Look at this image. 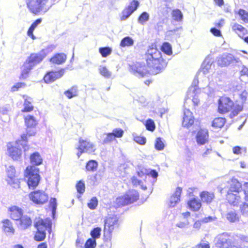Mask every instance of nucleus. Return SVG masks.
I'll return each mask as SVG.
<instances>
[{
	"label": "nucleus",
	"mask_w": 248,
	"mask_h": 248,
	"mask_svg": "<svg viewBox=\"0 0 248 248\" xmlns=\"http://www.w3.org/2000/svg\"><path fill=\"white\" fill-rule=\"evenodd\" d=\"M147 66L136 62L129 65V70L137 77H143L147 73L156 75L164 70L167 62L161 56V52L152 45L145 55Z\"/></svg>",
	"instance_id": "nucleus-1"
},
{
	"label": "nucleus",
	"mask_w": 248,
	"mask_h": 248,
	"mask_svg": "<svg viewBox=\"0 0 248 248\" xmlns=\"http://www.w3.org/2000/svg\"><path fill=\"white\" fill-rule=\"evenodd\" d=\"M218 110L220 113H227L233 109L231 116H236L242 110V107L239 105H234L233 101L229 97L222 96L218 100Z\"/></svg>",
	"instance_id": "nucleus-2"
},
{
	"label": "nucleus",
	"mask_w": 248,
	"mask_h": 248,
	"mask_svg": "<svg viewBox=\"0 0 248 248\" xmlns=\"http://www.w3.org/2000/svg\"><path fill=\"white\" fill-rule=\"evenodd\" d=\"M214 242L218 248H237L239 246L238 240L230 238L227 232L218 234L215 238Z\"/></svg>",
	"instance_id": "nucleus-3"
},
{
	"label": "nucleus",
	"mask_w": 248,
	"mask_h": 248,
	"mask_svg": "<svg viewBox=\"0 0 248 248\" xmlns=\"http://www.w3.org/2000/svg\"><path fill=\"white\" fill-rule=\"evenodd\" d=\"M48 0H26L29 10L35 14L48 11L52 6L51 4H48Z\"/></svg>",
	"instance_id": "nucleus-4"
},
{
	"label": "nucleus",
	"mask_w": 248,
	"mask_h": 248,
	"mask_svg": "<svg viewBox=\"0 0 248 248\" xmlns=\"http://www.w3.org/2000/svg\"><path fill=\"white\" fill-rule=\"evenodd\" d=\"M25 177L27 179V184L30 188L34 189L40 181V177L39 174V169L35 166H30L26 168Z\"/></svg>",
	"instance_id": "nucleus-5"
},
{
	"label": "nucleus",
	"mask_w": 248,
	"mask_h": 248,
	"mask_svg": "<svg viewBox=\"0 0 248 248\" xmlns=\"http://www.w3.org/2000/svg\"><path fill=\"white\" fill-rule=\"evenodd\" d=\"M139 198V194L137 190H129L125 195L116 198L114 206L118 208L130 204L136 201Z\"/></svg>",
	"instance_id": "nucleus-6"
},
{
	"label": "nucleus",
	"mask_w": 248,
	"mask_h": 248,
	"mask_svg": "<svg viewBox=\"0 0 248 248\" xmlns=\"http://www.w3.org/2000/svg\"><path fill=\"white\" fill-rule=\"evenodd\" d=\"M34 227L37 230L34 236V239L37 241H42L46 238V229H50L51 223L49 221H45L40 219L34 222Z\"/></svg>",
	"instance_id": "nucleus-7"
},
{
	"label": "nucleus",
	"mask_w": 248,
	"mask_h": 248,
	"mask_svg": "<svg viewBox=\"0 0 248 248\" xmlns=\"http://www.w3.org/2000/svg\"><path fill=\"white\" fill-rule=\"evenodd\" d=\"M118 218L115 215L108 217L105 222L104 227V235L106 236L108 235L110 237V235L113 230L118 228L119 226Z\"/></svg>",
	"instance_id": "nucleus-8"
},
{
	"label": "nucleus",
	"mask_w": 248,
	"mask_h": 248,
	"mask_svg": "<svg viewBox=\"0 0 248 248\" xmlns=\"http://www.w3.org/2000/svg\"><path fill=\"white\" fill-rule=\"evenodd\" d=\"M30 199L37 204H43L48 201V196L44 191H34L29 194Z\"/></svg>",
	"instance_id": "nucleus-9"
},
{
	"label": "nucleus",
	"mask_w": 248,
	"mask_h": 248,
	"mask_svg": "<svg viewBox=\"0 0 248 248\" xmlns=\"http://www.w3.org/2000/svg\"><path fill=\"white\" fill-rule=\"evenodd\" d=\"M79 144V145L78 148V152L77 153L78 158L83 153L90 154L93 152L95 150L93 144L87 140L80 139Z\"/></svg>",
	"instance_id": "nucleus-10"
},
{
	"label": "nucleus",
	"mask_w": 248,
	"mask_h": 248,
	"mask_svg": "<svg viewBox=\"0 0 248 248\" xmlns=\"http://www.w3.org/2000/svg\"><path fill=\"white\" fill-rule=\"evenodd\" d=\"M46 55L45 50L43 49L38 53L31 54L26 61L33 67L41 62Z\"/></svg>",
	"instance_id": "nucleus-11"
},
{
	"label": "nucleus",
	"mask_w": 248,
	"mask_h": 248,
	"mask_svg": "<svg viewBox=\"0 0 248 248\" xmlns=\"http://www.w3.org/2000/svg\"><path fill=\"white\" fill-rule=\"evenodd\" d=\"M19 145H16L13 146L11 143L7 145L8 154L14 159L18 160L21 158L22 151L20 148H18Z\"/></svg>",
	"instance_id": "nucleus-12"
},
{
	"label": "nucleus",
	"mask_w": 248,
	"mask_h": 248,
	"mask_svg": "<svg viewBox=\"0 0 248 248\" xmlns=\"http://www.w3.org/2000/svg\"><path fill=\"white\" fill-rule=\"evenodd\" d=\"M64 69H61L58 71H51L46 74L44 79L46 83H50L57 79L61 78L64 74Z\"/></svg>",
	"instance_id": "nucleus-13"
},
{
	"label": "nucleus",
	"mask_w": 248,
	"mask_h": 248,
	"mask_svg": "<svg viewBox=\"0 0 248 248\" xmlns=\"http://www.w3.org/2000/svg\"><path fill=\"white\" fill-rule=\"evenodd\" d=\"M234 57L231 54H223L217 58V64L221 66L229 65L234 61Z\"/></svg>",
	"instance_id": "nucleus-14"
},
{
	"label": "nucleus",
	"mask_w": 248,
	"mask_h": 248,
	"mask_svg": "<svg viewBox=\"0 0 248 248\" xmlns=\"http://www.w3.org/2000/svg\"><path fill=\"white\" fill-rule=\"evenodd\" d=\"M11 218L15 220L18 221L23 215V210L17 206H12L8 209Z\"/></svg>",
	"instance_id": "nucleus-15"
},
{
	"label": "nucleus",
	"mask_w": 248,
	"mask_h": 248,
	"mask_svg": "<svg viewBox=\"0 0 248 248\" xmlns=\"http://www.w3.org/2000/svg\"><path fill=\"white\" fill-rule=\"evenodd\" d=\"M25 123L27 127V133L29 136H33L35 132L34 130H30V128H33L36 125L37 123L33 116L28 115L25 118Z\"/></svg>",
	"instance_id": "nucleus-16"
},
{
	"label": "nucleus",
	"mask_w": 248,
	"mask_h": 248,
	"mask_svg": "<svg viewBox=\"0 0 248 248\" xmlns=\"http://www.w3.org/2000/svg\"><path fill=\"white\" fill-rule=\"evenodd\" d=\"M194 122L192 113L189 109H186L184 110V116L182 124L183 126L188 127L191 126Z\"/></svg>",
	"instance_id": "nucleus-17"
},
{
	"label": "nucleus",
	"mask_w": 248,
	"mask_h": 248,
	"mask_svg": "<svg viewBox=\"0 0 248 248\" xmlns=\"http://www.w3.org/2000/svg\"><path fill=\"white\" fill-rule=\"evenodd\" d=\"M208 133L206 129H201L196 135V141L198 145H202L205 144L208 140Z\"/></svg>",
	"instance_id": "nucleus-18"
},
{
	"label": "nucleus",
	"mask_w": 248,
	"mask_h": 248,
	"mask_svg": "<svg viewBox=\"0 0 248 248\" xmlns=\"http://www.w3.org/2000/svg\"><path fill=\"white\" fill-rule=\"evenodd\" d=\"M241 192H236V194H233L232 192H227V199L229 202L234 206L238 205L241 201V197L243 196Z\"/></svg>",
	"instance_id": "nucleus-19"
},
{
	"label": "nucleus",
	"mask_w": 248,
	"mask_h": 248,
	"mask_svg": "<svg viewBox=\"0 0 248 248\" xmlns=\"http://www.w3.org/2000/svg\"><path fill=\"white\" fill-rule=\"evenodd\" d=\"M18 223V228L25 230L30 227L32 224V220L31 217L27 215H23L19 219Z\"/></svg>",
	"instance_id": "nucleus-20"
},
{
	"label": "nucleus",
	"mask_w": 248,
	"mask_h": 248,
	"mask_svg": "<svg viewBox=\"0 0 248 248\" xmlns=\"http://www.w3.org/2000/svg\"><path fill=\"white\" fill-rule=\"evenodd\" d=\"M229 185V190L227 192H242V191H240L241 189L242 186L240 182L238 181L235 179L232 178L230 182H228Z\"/></svg>",
	"instance_id": "nucleus-21"
},
{
	"label": "nucleus",
	"mask_w": 248,
	"mask_h": 248,
	"mask_svg": "<svg viewBox=\"0 0 248 248\" xmlns=\"http://www.w3.org/2000/svg\"><path fill=\"white\" fill-rule=\"evenodd\" d=\"M182 191V188L180 187L176 188L175 193L170 198V207H173L175 206L176 203L180 201Z\"/></svg>",
	"instance_id": "nucleus-22"
},
{
	"label": "nucleus",
	"mask_w": 248,
	"mask_h": 248,
	"mask_svg": "<svg viewBox=\"0 0 248 248\" xmlns=\"http://www.w3.org/2000/svg\"><path fill=\"white\" fill-rule=\"evenodd\" d=\"M33 67L26 61L21 67V73L20 76V79H26L28 77V74Z\"/></svg>",
	"instance_id": "nucleus-23"
},
{
	"label": "nucleus",
	"mask_w": 248,
	"mask_h": 248,
	"mask_svg": "<svg viewBox=\"0 0 248 248\" xmlns=\"http://www.w3.org/2000/svg\"><path fill=\"white\" fill-rule=\"evenodd\" d=\"M232 29L241 38H243L244 35L247 34V30L237 23H234L232 25Z\"/></svg>",
	"instance_id": "nucleus-24"
},
{
	"label": "nucleus",
	"mask_w": 248,
	"mask_h": 248,
	"mask_svg": "<svg viewBox=\"0 0 248 248\" xmlns=\"http://www.w3.org/2000/svg\"><path fill=\"white\" fill-rule=\"evenodd\" d=\"M66 58L65 54L58 53L50 59V62L53 63L61 64L65 62Z\"/></svg>",
	"instance_id": "nucleus-25"
},
{
	"label": "nucleus",
	"mask_w": 248,
	"mask_h": 248,
	"mask_svg": "<svg viewBox=\"0 0 248 248\" xmlns=\"http://www.w3.org/2000/svg\"><path fill=\"white\" fill-rule=\"evenodd\" d=\"M3 223V229L5 232L11 233L13 234L15 229L13 228V224L9 219H4L2 221Z\"/></svg>",
	"instance_id": "nucleus-26"
},
{
	"label": "nucleus",
	"mask_w": 248,
	"mask_h": 248,
	"mask_svg": "<svg viewBox=\"0 0 248 248\" xmlns=\"http://www.w3.org/2000/svg\"><path fill=\"white\" fill-rule=\"evenodd\" d=\"M227 219L230 222H235L239 220V216L235 211L232 210L228 211L225 215Z\"/></svg>",
	"instance_id": "nucleus-27"
},
{
	"label": "nucleus",
	"mask_w": 248,
	"mask_h": 248,
	"mask_svg": "<svg viewBox=\"0 0 248 248\" xmlns=\"http://www.w3.org/2000/svg\"><path fill=\"white\" fill-rule=\"evenodd\" d=\"M31 162L34 165H39L42 164L43 159L38 152H35L31 155Z\"/></svg>",
	"instance_id": "nucleus-28"
},
{
	"label": "nucleus",
	"mask_w": 248,
	"mask_h": 248,
	"mask_svg": "<svg viewBox=\"0 0 248 248\" xmlns=\"http://www.w3.org/2000/svg\"><path fill=\"white\" fill-rule=\"evenodd\" d=\"M189 208L193 211H198L201 207V203L199 200L196 198H193L188 201L187 203Z\"/></svg>",
	"instance_id": "nucleus-29"
},
{
	"label": "nucleus",
	"mask_w": 248,
	"mask_h": 248,
	"mask_svg": "<svg viewBox=\"0 0 248 248\" xmlns=\"http://www.w3.org/2000/svg\"><path fill=\"white\" fill-rule=\"evenodd\" d=\"M32 99L31 97L27 96L25 98L23 104L24 108L22 109V112H30L33 109V106L32 105Z\"/></svg>",
	"instance_id": "nucleus-30"
},
{
	"label": "nucleus",
	"mask_w": 248,
	"mask_h": 248,
	"mask_svg": "<svg viewBox=\"0 0 248 248\" xmlns=\"http://www.w3.org/2000/svg\"><path fill=\"white\" fill-rule=\"evenodd\" d=\"M213 61L209 58H206L202 64L201 70L204 74L208 73V70L211 68Z\"/></svg>",
	"instance_id": "nucleus-31"
},
{
	"label": "nucleus",
	"mask_w": 248,
	"mask_h": 248,
	"mask_svg": "<svg viewBox=\"0 0 248 248\" xmlns=\"http://www.w3.org/2000/svg\"><path fill=\"white\" fill-rule=\"evenodd\" d=\"M202 201L203 202L210 203L214 198V194L213 193H210L207 191H203L200 195Z\"/></svg>",
	"instance_id": "nucleus-32"
},
{
	"label": "nucleus",
	"mask_w": 248,
	"mask_h": 248,
	"mask_svg": "<svg viewBox=\"0 0 248 248\" xmlns=\"http://www.w3.org/2000/svg\"><path fill=\"white\" fill-rule=\"evenodd\" d=\"M78 89L77 86H73L70 89L65 91L64 94L69 99L78 96Z\"/></svg>",
	"instance_id": "nucleus-33"
},
{
	"label": "nucleus",
	"mask_w": 248,
	"mask_h": 248,
	"mask_svg": "<svg viewBox=\"0 0 248 248\" xmlns=\"http://www.w3.org/2000/svg\"><path fill=\"white\" fill-rule=\"evenodd\" d=\"M100 74L106 78H110L112 76V72L107 67L100 65L98 69Z\"/></svg>",
	"instance_id": "nucleus-34"
},
{
	"label": "nucleus",
	"mask_w": 248,
	"mask_h": 248,
	"mask_svg": "<svg viewBox=\"0 0 248 248\" xmlns=\"http://www.w3.org/2000/svg\"><path fill=\"white\" fill-rule=\"evenodd\" d=\"M134 40L131 37L126 36L121 40L120 46L123 47L131 46L134 45Z\"/></svg>",
	"instance_id": "nucleus-35"
},
{
	"label": "nucleus",
	"mask_w": 248,
	"mask_h": 248,
	"mask_svg": "<svg viewBox=\"0 0 248 248\" xmlns=\"http://www.w3.org/2000/svg\"><path fill=\"white\" fill-rule=\"evenodd\" d=\"M225 122L224 118H216L212 122V126L216 128H221L224 125Z\"/></svg>",
	"instance_id": "nucleus-36"
},
{
	"label": "nucleus",
	"mask_w": 248,
	"mask_h": 248,
	"mask_svg": "<svg viewBox=\"0 0 248 248\" xmlns=\"http://www.w3.org/2000/svg\"><path fill=\"white\" fill-rule=\"evenodd\" d=\"M98 167V163L94 160L89 161L86 164V169L88 171H94Z\"/></svg>",
	"instance_id": "nucleus-37"
},
{
	"label": "nucleus",
	"mask_w": 248,
	"mask_h": 248,
	"mask_svg": "<svg viewBox=\"0 0 248 248\" xmlns=\"http://www.w3.org/2000/svg\"><path fill=\"white\" fill-rule=\"evenodd\" d=\"M172 16L173 19L176 21H181L183 18V15L182 12L179 9L173 10L172 12Z\"/></svg>",
	"instance_id": "nucleus-38"
},
{
	"label": "nucleus",
	"mask_w": 248,
	"mask_h": 248,
	"mask_svg": "<svg viewBox=\"0 0 248 248\" xmlns=\"http://www.w3.org/2000/svg\"><path fill=\"white\" fill-rule=\"evenodd\" d=\"M149 19V14L146 12H143L139 16L138 21L140 24L143 25Z\"/></svg>",
	"instance_id": "nucleus-39"
},
{
	"label": "nucleus",
	"mask_w": 248,
	"mask_h": 248,
	"mask_svg": "<svg viewBox=\"0 0 248 248\" xmlns=\"http://www.w3.org/2000/svg\"><path fill=\"white\" fill-rule=\"evenodd\" d=\"M133 12V10H131V9L127 7L125 8L122 12V16L120 17L121 20H126Z\"/></svg>",
	"instance_id": "nucleus-40"
},
{
	"label": "nucleus",
	"mask_w": 248,
	"mask_h": 248,
	"mask_svg": "<svg viewBox=\"0 0 248 248\" xmlns=\"http://www.w3.org/2000/svg\"><path fill=\"white\" fill-rule=\"evenodd\" d=\"M101 228L99 227L93 228L90 232V235L92 238L96 240V239L100 238L101 236Z\"/></svg>",
	"instance_id": "nucleus-41"
},
{
	"label": "nucleus",
	"mask_w": 248,
	"mask_h": 248,
	"mask_svg": "<svg viewBox=\"0 0 248 248\" xmlns=\"http://www.w3.org/2000/svg\"><path fill=\"white\" fill-rule=\"evenodd\" d=\"M22 140H18L16 142V145H21L24 149V151H26L29 149V146L26 145L27 135L23 134L21 136Z\"/></svg>",
	"instance_id": "nucleus-42"
},
{
	"label": "nucleus",
	"mask_w": 248,
	"mask_h": 248,
	"mask_svg": "<svg viewBox=\"0 0 248 248\" xmlns=\"http://www.w3.org/2000/svg\"><path fill=\"white\" fill-rule=\"evenodd\" d=\"M162 51L167 55H170L172 54L171 46L170 43L165 42L161 46Z\"/></svg>",
	"instance_id": "nucleus-43"
},
{
	"label": "nucleus",
	"mask_w": 248,
	"mask_h": 248,
	"mask_svg": "<svg viewBox=\"0 0 248 248\" xmlns=\"http://www.w3.org/2000/svg\"><path fill=\"white\" fill-rule=\"evenodd\" d=\"M99 51L102 57H106L111 54L112 50L109 47H100L99 49Z\"/></svg>",
	"instance_id": "nucleus-44"
},
{
	"label": "nucleus",
	"mask_w": 248,
	"mask_h": 248,
	"mask_svg": "<svg viewBox=\"0 0 248 248\" xmlns=\"http://www.w3.org/2000/svg\"><path fill=\"white\" fill-rule=\"evenodd\" d=\"M96 246V241L93 238H89L84 245V248H95Z\"/></svg>",
	"instance_id": "nucleus-45"
},
{
	"label": "nucleus",
	"mask_w": 248,
	"mask_h": 248,
	"mask_svg": "<svg viewBox=\"0 0 248 248\" xmlns=\"http://www.w3.org/2000/svg\"><path fill=\"white\" fill-rule=\"evenodd\" d=\"M138 176L141 178L145 175H149V169H147L143 167H139V170L137 171Z\"/></svg>",
	"instance_id": "nucleus-46"
},
{
	"label": "nucleus",
	"mask_w": 248,
	"mask_h": 248,
	"mask_svg": "<svg viewBox=\"0 0 248 248\" xmlns=\"http://www.w3.org/2000/svg\"><path fill=\"white\" fill-rule=\"evenodd\" d=\"M111 133L114 136V138H119L123 137L124 131L121 128H117L114 129Z\"/></svg>",
	"instance_id": "nucleus-47"
},
{
	"label": "nucleus",
	"mask_w": 248,
	"mask_h": 248,
	"mask_svg": "<svg viewBox=\"0 0 248 248\" xmlns=\"http://www.w3.org/2000/svg\"><path fill=\"white\" fill-rule=\"evenodd\" d=\"M238 14L244 22L248 23V13L246 11L240 9L238 12Z\"/></svg>",
	"instance_id": "nucleus-48"
},
{
	"label": "nucleus",
	"mask_w": 248,
	"mask_h": 248,
	"mask_svg": "<svg viewBox=\"0 0 248 248\" xmlns=\"http://www.w3.org/2000/svg\"><path fill=\"white\" fill-rule=\"evenodd\" d=\"M97 204L98 200L96 197H94L91 199L90 202L88 203V206L90 209L93 210L95 209Z\"/></svg>",
	"instance_id": "nucleus-49"
},
{
	"label": "nucleus",
	"mask_w": 248,
	"mask_h": 248,
	"mask_svg": "<svg viewBox=\"0 0 248 248\" xmlns=\"http://www.w3.org/2000/svg\"><path fill=\"white\" fill-rule=\"evenodd\" d=\"M145 126L146 129L151 131H153L155 127L154 122L150 119L146 121Z\"/></svg>",
	"instance_id": "nucleus-50"
},
{
	"label": "nucleus",
	"mask_w": 248,
	"mask_h": 248,
	"mask_svg": "<svg viewBox=\"0 0 248 248\" xmlns=\"http://www.w3.org/2000/svg\"><path fill=\"white\" fill-rule=\"evenodd\" d=\"M15 168L12 166H10L7 168V175L11 180H12L15 177Z\"/></svg>",
	"instance_id": "nucleus-51"
},
{
	"label": "nucleus",
	"mask_w": 248,
	"mask_h": 248,
	"mask_svg": "<svg viewBox=\"0 0 248 248\" xmlns=\"http://www.w3.org/2000/svg\"><path fill=\"white\" fill-rule=\"evenodd\" d=\"M155 148L157 150H162L164 148V144L160 138H157L155 143Z\"/></svg>",
	"instance_id": "nucleus-52"
},
{
	"label": "nucleus",
	"mask_w": 248,
	"mask_h": 248,
	"mask_svg": "<svg viewBox=\"0 0 248 248\" xmlns=\"http://www.w3.org/2000/svg\"><path fill=\"white\" fill-rule=\"evenodd\" d=\"M139 4V2L138 0H133L128 6L127 8L131 9V10H133V12H134L138 9Z\"/></svg>",
	"instance_id": "nucleus-53"
},
{
	"label": "nucleus",
	"mask_w": 248,
	"mask_h": 248,
	"mask_svg": "<svg viewBox=\"0 0 248 248\" xmlns=\"http://www.w3.org/2000/svg\"><path fill=\"white\" fill-rule=\"evenodd\" d=\"M49 204L52 208V213L54 216L55 214L56 208H57V202L56 199L54 198L50 199L49 201Z\"/></svg>",
	"instance_id": "nucleus-54"
},
{
	"label": "nucleus",
	"mask_w": 248,
	"mask_h": 248,
	"mask_svg": "<svg viewBox=\"0 0 248 248\" xmlns=\"http://www.w3.org/2000/svg\"><path fill=\"white\" fill-rule=\"evenodd\" d=\"M76 187L78 192L80 194H82L85 191V185L81 181H79L77 183Z\"/></svg>",
	"instance_id": "nucleus-55"
},
{
	"label": "nucleus",
	"mask_w": 248,
	"mask_h": 248,
	"mask_svg": "<svg viewBox=\"0 0 248 248\" xmlns=\"http://www.w3.org/2000/svg\"><path fill=\"white\" fill-rule=\"evenodd\" d=\"M115 140L114 136L111 133H108L107 134V136L103 140V144L108 143Z\"/></svg>",
	"instance_id": "nucleus-56"
},
{
	"label": "nucleus",
	"mask_w": 248,
	"mask_h": 248,
	"mask_svg": "<svg viewBox=\"0 0 248 248\" xmlns=\"http://www.w3.org/2000/svg\"><path fill=\"white\" fill-rule=\"evenodd\" d=\"M182 27H180L179 28H176L175 29L172 30H169L166 32L165 36L166 37L169 38L170 36L173 35L176 32L178 31L179 30H182Z\"/></svg>",
	"instance_id": "nucleus-57"
},
{
	"label": "nucleus",
	"mask_w": 248,
	"mask_h": 248,
	"mask_svg": "<svg viewBox=\"0 0 248 248\" xmlns=\"http://www.w3.org/2000/svg\"><path fill=\"white\" fill-rule=\"evenodd\" d=\"M134 140L138 143L144 145L146 143V138L143 137L136 136L134 138Z\"/></svg>",
	"instance_id": "nucleus-58"
},
{
	"label": "nucleus",
	"mask_w": 248,
	"mask_h": 248,
	"mask_svg": "<svg viewBox=\"0 0 248 248\" xmlns=\"http://www.w3.org/2000/svg\"><path fill=\"white\" fill-rule=\"evenodd\" d=\"M217 217H216L208 216L207 217H204L202 219V223H206L211 222L216 220Z\"/></svg>",
	"instance_id": "nucleus-59"
},
{
	"label": "nucleus",
	"mask_w": 248,
	"mask_h": 248,
	"mask_svg": "<svg viewBox=\"0 0 248 248\" xmlns=\"http://www.w3.org/2000/svg\"><path fill=\"white\" fill-rule=\"evenodd\" d=\"M26 86V84L22 82L17 83L16 85L13 86L12 88V92H16L18 90V89L21 88H24Z\"/></svg>",
	"instance_id": "nucleus-60"
},
{
	"label": "nucleus",
	"mask_w": 248,
	"mask_h": 248,
	"mask_svg": "<svg viewBox=\"0 0 248 248\" xmlns=\"http://www.w3.org/2000/svg\"><path fill=\"white\" fill-rule=\"evenodd\" d=\"M41 21L42 20L40 18L36 19L29 28L30 31L31 32V31H34L36 27L41 23Z\"/></svg>",
	"instance_id": "nucleus-61"
},
{
	"label": "nucleus",
	"mask_w": 248,
	"mask_h": 248,
	"mask_svg": "<svg viewBox=\"0 0 248 248\" xmlns=\"http://www.w3.org/2000/svg\"><path fill=\"white\" fill-rule=\"evenodd\" d=\"M241 212L243 215L245 216H248V204L244 203L243 205L241 207Z\"/></svg>",
	"instance_id": "nucleus-62"
},
{
	"label": "nucleus",
	"mask_w": 248,
	"mask_h": 248,
	"mask_svg": "<svg viewBox=\"0 0 248 248\" xmlns=\"http://www.w3.org/2000/svg\"><path fill=\"white\" fill-rule=\"evenodd\" d=\"M189 222L187 220L184 222H180L176 224V226L180 228H185L188 225Z\"/></svg>",
	"instance_id": "nucleus-63"
},
{
	"label": "nucleus",
	"mask_w": 248,
	"mask_h": 248,
	"mask_svg": "<svg viewBox=\"0 0 248 248\" xmlns=\"http://www.w3.org/2000/svg\"><path fill=\"white\" fill-rule=\"evenodd\" d=\"M210 31L215 36H219L221 35L220 31L216 28H211Z\"/></svg>",
	"instance_id": "nucleus-64"
}]
</instances>
